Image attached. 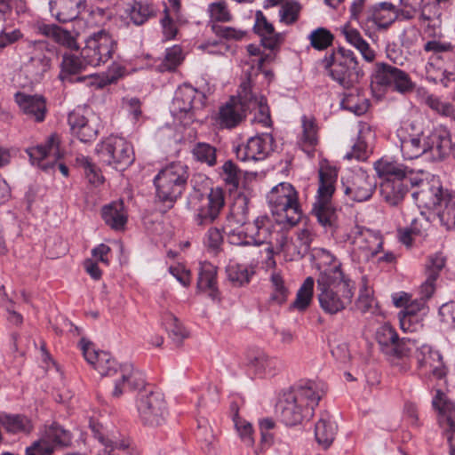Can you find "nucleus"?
<instances>
[{"instance_id": "f257e3e1", "label": "nucleus", "mask_w": 455, "mask_h": 455, "mask_svg": "<svg viewBox=\"0 0 455 455\" xmlns=\"http://www.w3.org/2000/svg\"><path fill=\"white\" fill-rule=\"evenodd\" d=\"M80 346L85 360L101 376L114 378V388L111 393L113 397H120L126 388L135 390L144 387V373L135 369L132 363L117 366L108 353L96 350L93 344L85 339L80 340Z\"/></svg>"}, {"instance_id": "f03ea898", "label": "nucleus", "mask_w": 455, "mask_h": 455, "mask_svg": "<svg viewBox=\"0 0 455 455\" xmlns=\"http://www.w3.org/2000/svg\"><path fill=\"white\" fill-rule=\"evenodd\" d=\"M325 391L323 383L314 380L294 386L283 395L278 403L281 420L286 426H295L305 419H310Z\"/></svg>"}, {"instance_id": "7ed1b4c3", "label": "nucleus", "mask_w": 455, "mask_h": 455, "mask_svg": "<svg viewBox=\"0 0 455 455\" xmlns=\"http://www.w3.org/2000/svg\"><path fill=\"white\" fill-rule=\"evenodd\" d=\"M316 283L317 299L325 314L336 315L351 304L355 286L342 270H327L318 275Z\"/></svg>"}, {"instance_id": "20e7f679", "label": "nucleus", "mask_w": 455, "mask_h": 455, "mask_svg": "<svg viewBox=\"0 0 455 455\" xmlns=\"http://www.w3.org/2000/svg\"><path fill=\"white\" fill-rule=\"evenodd\" d=\"M188 168L180 162L172 163L159 171L154 178L156 203L163 212L173 208L186 189Z\"/></svg>"}, {"instance_id": "39448f33", "label": "nucleus", "mask_w": 455, "mask_h": 455, "mask_svg": "<svg viewBox=\"0 0 455 455\" xmlns=\"http://www.w3.org/2000/svg\"><path fill=\"white\" fill-rule=\"evenodd\" d=\"M336 180L335 169L330 167L320 169L317 196L312 208V213L316 217L318 222L330 231L334 230L337 223V212L331 204Z\"/></svg>"}, {"instance_id": "423d86ee", "label": "nucleus", "mask_w": 455, "mask_h": 455, "mask_svg": "<svg viewBox=\"0 0 455 455\" xmlns=\"http://www.w3.org/2000/svg\"><path fill=\"white\" fill-rule=\"evenodd\" d=\"M267 200L272 213L278 217L277 221L293 226L300 220L302 211L298 192L291 184L288 182L277 184L268 192Z\"/></svg>"}, {"instance_id": "0eeeda50", "label": "nucleus", "mask_w": 455, "mask_h": 455, "mask_svg": "<svg viewBox=\"0 0 455 455\" xmlns=\"http://www.w3.org/2000/svg\"><path fill=\"white\" fill-rule=\"evenodd\" d=\"M188 204L196 212V225L207 226L219 218L225 205V194L220 188H212L206 196L196 191L190 195Z\"/></svg>"}, {"instance_id": "6e6552de", "label": "nucleus", "mask_w": 455, "mask_h": 455, "mask_svg": "<svg viewBox=\"0 0 455 455\" xmlns=\"http://www.w3.org/2000/svg\"><path fill=\"white\" fill-rule=\"evenodd\" d=\"M324 62L332 79L344 88H350L358 81V62L352 51L339 48L325 58Z\"/></svg>"}, {"instance_id": "1a4fd4ad", "label": "nucleus", "mask_w": 455, "mask_h": 455, "mask_svg": "<svg viewBox=\"0 0 455 455\" xmlns=\"http://www.w3.org/2000/svg\"><path fill=\"white\" fill-rule=\"evenodd\" d=\"M100 160L116 170H124L134 161L132 146L122 137L110 136L97 147Z\"/></svg>"}, {"instance_id": "9d476101", "label": "nucleus", "mask_w": 455, "mask_h": 455, "mask_svg": "<svg viewBox=\"0 0 455 455\" xmlns=\"http://www.w3.org/2000/svg\"><path fill=\"white\" fill-rule=\"evenodd\" d=\"M391 86L400 93H407L413 91L415 84L405 71L384 62L376 63L371 88L380 90Z\"/></svg>"}, {"instance_id": "9b49d317", "label": "nucleus", "mask_w": 455, "mask_h": 455, "mask_svg": "<svg viewBox=\"0 0 455 455\" xmlns=\"http://www.w3.org/2000/svg\"><path fill=\"white\" fill-rule=\"evenodd\" d=\"M116 50V42L105 30L98 31L90 36L85 46L81 51V56L92 67H99L107 63Z\"/></svg>"}, {"instance_id": "f8f14e48", "label": "nucleus", "mask_w": 455, "mask_h": 455, "mask_svg": "<svg viewBox=\"0 0 455 455\" xmlns=\"http://www.w3.org/2000/svg\"><path fill=\"white\" fill-rule=\"evenodd\" d=\"M137 410L142 424L149 427L163 425L168 414L164 397L158 392L140 395L137 402Z\"/></svg>"}, {"instance_id": "ddd939ff", "label": "nucleus", "mask_w": 455, "mask_h": 455, "mask_svg": "<svg viewBox=\"0 0 455 455\" xmlns=\"http://www.w3.org/2000/svg\"><path fill=\"white\" fill-rule=\"evenodd\" d=\"M410 183L412 187L419 188L411 194L419 207L427 209L442 207L443 197L448 193L443 190L438 178L435 176H431L430 179L414 177L410 179Z\"/></svg>"}, {"instance_id": "4468645a", "label": "nucleus", "mask_w": 455, "mask_h": 455, "mask_svg": "<svg viewBox=\"0 0 455 455\" xmlns=\"http://www.w3.org/2000/svg\"><path fill=\"white\" fill-rule=\"evenodd\" d=\"M70 434L60 425L52 423L41 431L40 438L26 449V455H52L57 447L68 446Z\"/></svg>"}, {"instance_id": "2eb2a0df", "label": "nucleus", "mask_w": 455, "mask_h": 455, "mask_svg": "<svg viewBox=\"0 0 455 455\" xmlns=\"http://www.w3.org/2000/svg\"><path fill=\"white\" fill-rule=\"evenodd\" d=\"M246 214H248L247 199L243 197L235 203L223 226V231L230 244L238 246L251 244V240L248 239L243 225L245 224Z\"/></svg>"}, {"instance_id": "dca6fc26", "label": "nucleus", "mask_w": 455, "mask_h": 455, "mask_svg": "<svg viewBox=\"0 0 455 455\" xmlns=\"http://www.w3.org/2000/svg\"><path fill=\"white\" fill-rule=\"evenodd\" d=\"M353 252L359 260L368 261L382 249L383 239L379 232L355 226L350 232Z\"/></svg>"}, {"instance_id": "f3484780", "label": "nucleus", "mask_w": 455, "mask_h": 455, "mask_svg": "<svg viewBox=\"0 0 455 455\" xmlns=\"http://www.w3.org/2000/svg\"><path fill=\"white\" fill-rule=\"evenodd\" d=\"M205 95L191 85L183 84L180 86L172 100L171 112L178 118L187 116L193 120L195 112L201 109L204 105Z\"/></svg>"}, {"instance_id": "a211bd4d", "label": "nucleus", "mask_w": 455, "mask_h": 455, "mask_svg": "<svg viewBox=\"0 0 455 455\" xmlns=\"http://www.w3.org/2000/svg\"><path fill=\"white\" fill-rule=\"evenodd\" d=\"M376 339L384 354L395 358L409 356L415 347V340L409 338L399 339L396 331L388 323L378 328Z\"/></svg>"}, {"instance_id": "6ab92c4d", "label": "nucleus", "mask_w": 455, "mask_h": 455, "mask_svg": "<svg viewBox=\"0 0 455 455\" xmlns=\"http://www.w3.org/2000/svg\"><path fill=\"white\" fill-rule=\"evenodd\" d=\"M49 44L47 42L28 41L27 53L28 60L25 63V71L34 82H39L43 76L50 69L52 60L49 57Z\"/></svg>"}, {"instance_id": "aec40b11", "label": "nucleus", "mask_w": 455, "mask_h": 455, "mask_svg": "<svg viewBox=\"0 0 455 455\" xmlns=\"http://www.w3.org/2000/svg\"><path fill=\"white\" fill-rule=\"evenodd\" d=\"M432 404L438 411L437 421L450 445V454L455 455V406L441 390L436 391Z\"/></svg>"}, {"instance_id": "412c9836", "label": "nucleus", "mask_w": 455, "mask_h": 455, "mask_svg": "<svg viewBox=\"0 0 455 455\" xmlns=\"http://www.w3.org/2000/svg\"><path fill=\"white\" fill-rule=\"evenodd\" d=\"M273 143L274 138L270 133L251 137L245 144L236 147V157L243 162L262 161L273 150Z\"/></svg>"}, {"instance_id": "4be33fe9", "label": "nucleus", "mask_w": 455, "mask_h": 455, "mask_svg": "<svg viewBox=\"0 0 455 455\" xmlns=\"http://www.w3.org/2000/svg\"><path fill=\"white\" fill-rule=\"evenodd\" d=\"M375 188L376 184L363 172L352 173L342 180L343 193L354 202L368 201L372 196Z\"/></svg>"}, {"instance_id": "5701e85b", "label": "nucleus", "mask_w": 455, "mask_h": 455, "mask_svg": "<svg viewBox=\"0 0 455 455\" xmlns=\"http://www.w3.org/2000/svg\"><path fill=\"white\" fill-rule=\"evenodd\" d=\"M415 357L418 363V368L423 371L425 373H431L437 379H442L445 376L446 371L443 362V356L439 351L435 350L429 345H421L417 347Z\"/></svg>"}, {"instance_id": "b1692460", "label": "nucleus", "mask_w": 455, "mask_h": 455, "mask_svg": "<svg viewBox=\"0 0 455 455\" xmlns=\"http://www.w3.org/2000/svg\"><path fill=\"white\" fill-rule=\"evenodd\" d=\"M27 153L33 164H36L44 170L52 168L56 164V160L60 157L57 135H51L44 145L31 148Z\"/></svg>"}, {"instance_id": "393cba45", "label": "nucleus", "mask_w": 455, "mask_h": 455, "mask_svg": "<svg viewBox=\"0 0 455 455\" xmlns=\"http://www.w3.org/2000/svg\"><path fill=\"white\" fill-rule=\"evenodd\" d=\"M427 312V307L423 299H411L405 309L398 314L401 329L404 332L417 331L422 327V315Z\"/></svg>"}, {"instance_id": "a878e982", "label": "nucleus", "mask_w": 455, "mask_h": 455, "mask_svg": "<svg viewBox=\"0 0 455 455\" xmlns=\"http://www.w3.org/2000/svg\"><path fill=\"white\" fill-rule=\"evenodd\" d=\"M412 124H403L397 130V137L400 141L401 152L404 159L411 160L418 158L425 154V146L423 136L424 132L417 134H408L409 128H412Z\"/></svg>"}, {"instance_id": "bb28decb", "label": "nucleus", "mask_w": 455, "mask_h": 455, "mask_svg": "<svg viewBox=\"0 0 455 455\" xmlns=\"http://www.w3.org/2000/svg\"><path fill=\"white\" fill-rule=\"evenodd\" d=\"M87 66L89 64L86 63V60L83 59L81 55L65 52L62 54L60 64L59 78L64 83L84 82L86 77L79 75L85 70Z\"/></svg>"}, {"instance_id": "cd10ccee", "label": "nucleus", "mask_w": 455, "mask_h": 455, "mask_svg": "<svg viewBox=\"0 0 455 455\" xmlns=\"http://www.w3.org/2000/svg\"><path fill=\"white\" fill-rule=\"evenodd\" d=\"M246 103L241 99L231 98L225 105L220 107L218 116V123L222 128L231 129L238 125L245 117Z\"/></svg>"}, {"instance_id": "c85d7f7f", "label": "nucleus", "mask_w": 455, "mask_h": 455, "mask_svg": "<svg viewBox=\"0 0 455 455\" xmlns=\"http://www.w3.org/2000/svg\"><path fill=\"white\" fill-rule=\"evenodd\" d=\"M241 99L246 103V109L259 113L258 121L267 126L270 124L269 108L267 100L262 95H258L251 91L249 83H243L240 86Z\"/></svg>"}, {"instance_id": "c756f323", "label": "nucleus", "mask_w": 455, "mask_h": 455, "mask_svg": "<svg viewBox=\"0 0 455 455\" xmlns=\"http://www.w3.org/2000/svg\"><path fill=\"white\" fill-rule=\"evenodd\" d=\"M365 21L372 22L379 28H387L397 18L395 6L389 2L373 4L365 10Z\"/></svg>"}, {"instance_id": "7c9ffc66", "label": "nucleus", "mask_w": 455, "mask_h": 455, "mask_svg": "<svg viewBox=\"0 0 455 455\" xmlns=\"http://www.w3.org/2000/svg\"><path fill=\"white\" fill-rule=\"evenodd\" d=\"M425 154L430 153L434 160L443 159L451 148L450 134L446 131H434L423 136Z\"/></svg>"}, {"instance_id": "2f4dec72", "label": "nucleus", "mask_w": 455, "mask_h": 455, "mask_svg": "<svg viewBox=\"0 0 455 455\" xmlns=\"http://www.w3.org/2000/svg\"><path fill=\"white\" fill-rule=\"evenodd\" d=\"M15 101L20 110L30 118L36 122L44 120L47 108L44 97L17 92L15 94Z\"/></svg>"}, {"instance_id": "473e14b6", "label": "nucleus", "mask_w": 455, "mask_h": 455, "mask_svg": "<svg viewBox=\"0 0 455 455\" xmlns=\"http://www.w3.org/2000/svg\"><path fill=\"white\" fill-rule=\"evenodd\" d=\"M410 179H385L380 184V195L390 206H397L408 193Z\"/></svg>"}, {"instance_id": "72a5a7b5", "label": "nucleus", "mask_w": 455, "mask_h": 455, "mask_svg": "<svg viewBox=\"0 0 455 455\" xmlns=\"http://www.w3.org/2000/svg\"><path fill=\"white\" fill-rule=\"evenodd\" d=\"M36 30L39 34L52 38L55 43L68 50H77L79 48L76 38L71 32L58 25L41 22L36 25Z\"/></svg>"}, {"instance_id": "f704fd0d", "label": "nucleus", "mask_w": 455, "mask_h": 455, "mask_svg": "<svg viewBox=\"0 0 455 455\" xmlns=\"http://www.w3.org/2000/svg\"><path fill=\"white\" fill-rule=\"evenodd\" d=\"M253 28L255 33L260 36L262 45L267 49H275L283 39V35L275 31L274 26L267 21V18L260 11L256 13V20Z\"/></svg>"}, {"instance_id": "c9c22d12", "label": "nucleus", "mask_w": 455, "mask_h": 455, "mask_svg": "<svg viewBox=\"0 0 455 455\" xmlns=\"http://www.w3.org/2000/svg\"><path fill=\"white\" fill-rule=\"evenodd\" d=\"M197 288L207 291L212 299H220V291L217 287V267L212 263L207 261L200 263Z\"/></svg>"}, {"instance_id": "e433bc0d", "label": "nucleus", "mask_w": 455, "mask_h": 455, "mask_svg": "<svg viewBox=\"0 0 455 455\" xmlns=\"http://www.w3.org/2000/svg\"><path fill=\"white\" fill-rule=\"evenodd\" d=\"M247 367L255 376L263 378L276 373L279 370V361L264 353H258L248 357Z\"/></svg>"}, {"instance_id": "4c0bfd02", "label": "nucleus", "mask_w": 455, "mask_h": 455, "mask_svg": "<svg viewBox=\"0 0 455 455\" xmlns=\"http://www.w3.org/2000/svg\"><path fill=\"white\" fill-rule=\"evenodd\" d=\"M337 426L331 419L330 415L324 412L321 415L315 426V437L317 443L323 449H328L335 438Z\"/></svg>"}, {"instance_id": "58836bf2", "label": "nucleus", "mask_w": 455, "mask_h": 455, "mask_svg": "<svg viewBox=\"0 0 455 455\" xmlns=\"http://www.w3.org/2000/svg\"><path fill=\"white\" fill-rule=\"evenodd\" d=\"M80 3V0H52L49 3L50 12L60 22L66 23L78 16L76 7Z\"/></svg>"}, {"instance_id": "ea45409f", "label": "nucleus", "mask_w": 455, "mask_h": 455, "mask_svg": "<svg viewBox=\"0 0 455 455\" xmlns=\"http://www.w3.org/2000/svg\"><path fill=\"white\" fill-rule=\"evenodd\" d=\"M268 219L267 216H259L252 222L248 221V214H246V220L243 228L246 235L251 243H265L268 238L269 231L267 227Z\"/></svg>"}, {"instance_id": "a19ab883", "label": "nucleus", "mask_w": 455, "mask_h": 455, "mask_svg": "<svg viewBox=\"0 0 455 455\" xmlns=\"http://www.w3.org/2000/svg\"><path fill=\"white\" fill-rule=\"evenodd\" d=\"M101 214L105 223L113 229L121 230L126 224L127 217L122 202H116L104 206Z\"/></svg>"}, {"instance_id": "79ce46f5", "label": "nucleus", "mask_w": 455, "mask_h": 455, "mask_svg": "<svg viewBox=\"0 0 455 455\" xmlns=\"http://www.w3.org/2000/svg\"><path fill=\"white\" fill-rule=\"evenodd\" d=\"M374 169L379 178L406 179L407 168L403 164L383 157L374 163Z\"/></svg>"}, {"instance_id": "37998d69", "label": "nucleus", "mask_w": 455, "mask_h": 455, "mask_svg": "<svg viewBox=\"0 0 455 455\" xmlns=\"http://www.w3.org/2000/svg\"><path fill=\"white\" fill-rule=\"evenodd\" d=\"M317 129L315 122L302 117V133L298 140L299 147L308 156L313 154L317 144Z\"/></svg>"}, {"instance_id": "c03bdc74", "label": "nucleus", "mask_w": 455, "mask_h": 455, "mask_svg": "<svg viewBox=\"0 0 455 455\" xmlns=\"http://www.w3.org/2000/svg\"><path fill=\"white\" fill-rule=\"evenodd\" d=\"M0 424L6 429V431L18 434L25 433L28 434L33 429L31 420L24 415H11L2 414L0 415Z\"/></svg>"}, {"instance_id": "a18cd8bd", "label": "nucleus", "mask_w": 455, "mask_h": 455, "mask_svg": "<svg viewBox=\"0 0 455 455\" xmlns=\"http://www.w3.org/2000/svg\"><path fill=\"white\" fill-rule=\"evenodd\" d=\"M349 89L348 92L344 93L340 102L342 108L353 112L356 116L364 114L369 108L368 100L363 97H360L358 88L353 85Z\"/></svg>"}, {"instance_id": "49530a36", "label": "nucleus", "mask_w": 455, "mask_h": 455, "mask_svg": "<svg viewBox=\"0 0 455 455\" xmlns=\"http://www.w3.org/2000/svg\"><path fill=\"white\" fill-rule=\"evenodd\" d=\"M312 240L313 235L308 229H300L297 233L296 243L292 244L285 243L283 251H289L292 249L291 259H301L308 251Z\"/></svg>"}, {"instance_id": "de8ad7c7", "label": "nucleus", "mask_w": 455, "mask_h": 455, "mask_svg": "<svg viewBox=\"0 0 455 455\" xmlns=\"http://www.w3.org/2000/svg\"><path fill=\"white\" fill-rule=\"evenodd\" d=\"M94 435L104 446V449L97 455H112L114 450H125L130 445L129 441L122 437L117 432H112L108 435L95 432Z\"/></svg>"}, {"instance_id": "09e8293b", "label": "nucleus", "mask_w": 455, "mask_h": 455, "mask_svg": "<svg viewBox=\"0 0 455 455\" xmlns=\"http://www.w3.org/2000/svg\"><path fill=\"white\" fill-rule=\"evenodd\" d=\"M343 34L347 42L355 47L365 60L371 62L374 60V52L370 48L369 44L363 38L358 30L352 28H346L343 30Z\"/></svg>"}, {"instance_id": "8fccbe9b", "label": "nucleus", "mask_w": 455, "mask_h": 455, "mask_svg": "<svg viewBox=\"0 0 455 455\" xmlns=\"http://www.w3.org/2000/svg\"><path fill=\"white\" fill-rule=\"evenodd\" d=\"M315 280L312 276L305 279L297 291L296 299L291 307L298 311H305L311 304L314 295Z\"/></svg>"}, {"instance_id": "3c124183", "label": "nucleus", "mask_w": 455, "mask_h": 455, "mask_svg": "<svg viewBox=\"0 0 455 455\" xmlns=\"http://www.w3.org/2000/svg\"><path fill=\"white\" fill-rule=\"evenodd\" d=\"M250 255L252 262H259V260H265V266L267 268H273L275 267V261L274 259L273 248L265 243H251L249 245Z\"/></svg>"}, {"instance_id": "603ef678", "label": "nucleus", "mask_w": 455, "mask_h": 455, "mask_svg": "<svg viewBox=\"0 0 455 455\" xmlns=\"http://www.w3.org/2000/svg\"><path fill=\"white\" fill-rule=\"evenodd\" d=\"M196 436L205 455H218L219 446L212 430L207 426L199 425Z\"/></svg>"}, {"instance_id": "864d4df0", "label": "nucleus", "mask_w": 455, "mask_h": 455, "mask_svg": "<svg viewBox=\"0 0 455 455\" xmlns=\"http://www.w3.org/2000/svg\"><path fill=\"white\" fill-rule=\"evenodd\" d=\"M228 279L232 283L234 286H243L249 283L251 277L253 275L254 271L248 267L239 265L231 264L226 268Z\"/></svg>"}, {"instance_id": "5fc2aeb1", "label": "nucleus", "mask_w": 455, "mask_h": 455, "mask_svg": "<svg viewBox=\"0 0 455 455\" xmlns=\"http://www.w3.org/2000/svg\"><path fill=\"white\" fill-rule=\"evenodd\" d=\"M438 218L447 229L455 228V197L446 194L442 207L437 211Z\"/></svg>"}, {"instance_id": "6e6d98bb", "label": "nucleus", "mask_w": 455, "mask_h": 455, "mask_svg": "<svg viewBox=\"0 0 455 455\" xmlns=\"http://www.w3.org/2000/svg\"><path fill=\"white\" fill-rule=\"evenodd\" d=\"M156 12L155 6L147 2H135L129 10L130 18L135 25L143 24Z\"/></svg>"}, {"instance_id": "4d7b16f0", "label": "nucleus", "mask_w": 455, "mask_h": 455, "mask_svg": "<svg viewBox=\"0 0 455 455\" xmlns=\"http://www.w3.org/2000/svg\"><path fill=\"white\" fill-rule=\"evenodd\" d=\"M270 283L272 287V293L270 300L281 305L287 299L289 290L285 284V282L278 272H273L270 275Z\"/></svg>"}, {"instance_id": "13d9d810", "label": "nucleus", "mask_w": 455, "mask_h": 455, "mask_svg": "<svg viewBox=\"0 0 455 455\" xmlns=\"http://www.w3.org/2000/svg\"><path fill=\"white\" fill-rule=\"evenodd\" d=\"M164 324L172 340L180 344L188 336V331L172 314H166L164 317Z\"/></svg>"}, {"instance_id": "bf43d9fd", "label": "nucleus", "mask_w": 455, "mask_h": 455, "mask_svg": "<svg viewBox=\"0 0 455 455\" xmlns=\"http://www.w3.org/2000/svg\"><path fill=\"white\" fill-rule=\"evenodd\" d=\"M194 158L200 162L213 166L216 164V148L209 143L198 142L192 148Z\"/></svg>"}, {"instance_id": "052dcab7", "label": "nucleus", "mask_w": 455, "mask_h": 455, "mask_svg": "<svg viewBox=\"0 0 455 455\" xmlns=\"http://www.w3.org/2000/svg\"><path fill=\"white\" fill-rule=\"evenodd\" d=\"M311 46L318 51L328 48L334 39L333 35L325 28H318L308 36Z\"/></svg>"}, {"instance_id": "680f3d73", "label": "nucleus", "mask_w": 455, "mask_h": 455, "mask_svg": "<svg viewBox=\"0 0 455 455\" xmlns=\"http://www.w3.org/2000/svg\"><path fill=\"white\" fill-rule=\"evenodd\" d=\"M300 10L301 6L297 1H285L279 10L280 22L285 25H291L295 23L299 19Z\"/></svg>"}, {"instance_id": "e2e57ef3", "label": "nucleus", "mask_w": 455, "mask_h": 455, "mask_svg": "<svg viewBox=\"0 0 455 455\" xmlns=\"http://www.w3.org/2000/svg\"><path fill=\"white\" fill-rule=\"evenodd\" d=\"M315 257L316 259L317 268L320 271L319 275H322L327 270H332L334 267H336L337 270H341L340 263L331 251L325 249H318L315 251Z\"/></svg>"}, {"instance_id": "0e129e2a", "label": "nucleus", "mask_w": 455, "mask_h": 455, "mask_svg": "<svg viewBox=\"0 0 455 455\" xmlns=\"http://www.w3.org/2000/svg\"><path fill=\"white\" fill-rule=\"evenodd\" d=\"M92 115H94L92 111L81 108L69 113L68 122L73 135L92 120Z\"/></svg>"}, {"instance_id": "69168bd1", "label": "nucleus", "mask_w": 455, "mask_h": 455, "mask_svg": "<svg viewBox=\"0 0 455 455\" xmlns=\"http://www.w3.org/2000/svg\"><path fill=\"white\" fill-rule=\"evenodd\" d=\"M184 60V54L180 45H173L166 50L165 57L160 65L162 71H172L180 65Z\"/></svg>"}, {"instance_id": "338daca9", "label": "nucleus", "mask_w": 455, "mask_h": 455, "mask_svg": "<svg viewBox=\"0 0 455 455\" xmlns=\"http://www.w3.org/2000/svg\"><path fill=\"white\" fill-rule=\"evenodd\" d=\"M234 423L242 442L246 446H253L254 437L251 424L245 419L239 418L238 415L234 417Z\"/></svg>"}, {"instance_id": "774afa93", "label": "nucleus", "mask_w": 455, "mask_h": 455, "mask_svg": "<svg viewBox=\"0 0 455 455\" xmlns=\"http://www.w3.org/2000/svg\"><path fill=\"white\" fill-rule=\"evenodd\" d=\"M222 176L225 182L231 186L233 189H236L241 180V171L231 161H226L222 165Z\"/></svg>"}]
</instances>
